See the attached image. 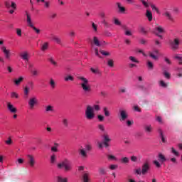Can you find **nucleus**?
<instances>
[{
  "mask_svg": "<svg viewBox=\"0 0 182 182\" xmlns=\"http://www.w3.org/2000/svg\"><path fill=\"white\" fill-rule=\"evenodd\" d=\"M154 164H155L156 167H157L158 168H160L161 167V165L160 164L159 161H154Z\"/></svg>",
  "mask_w": 182,
  "mask_h": 182,
  "instance_id": "obj_59",
  "label": "nucleus"
},
{
  "mask_svg": "<svg viewBox=\"0 0 182 182\" xmlns=\"http://www.w3.org/2000/svg\"><path fill=\"white\" fill-rule=\"evenodd\" d=\"M57 168L58 170H63L65 173H69V171H72L73 167L72 166L70 161L65 159L57 164Z\"/></svg>",
  "mask_w": 182,
  "mask_h": 182,
  "instance_id": "obj_3",
  "label": "nucleus"
},
{
  "mask_svg": "<svg viewBox=\"0 0 182 182\" xmlns=\"http://www.w3.org/2000/svg\"><path fill=\"white\" fill-rule=\"evenodd\" d=\"M26 15L27 16V25L29 28H32L33 31L36 32L37 35H39L41 33V30L36 28L35 26H33V23L32 22V18H31V16L28 13V11H26Z\"/></svg>",
  "mask_w": 182,
  "mask_h": 182,
  "instance_id": "obj_5",
  "label": "nucleus"
},
{
  "mask_svg": "<svg viewBox=\"0 0 182 182\" xmlns=\"http://www.w3.org/2000/svg\"><path fill=\"white\" fill-rule=\"evenodd\" d=\"M171 153H172V154H173L174 156H176V157H178V156H180V153H178V151H177L174 147H172L171 149Z\"/></svg>",
  "mask_w": 182,
  "mask_h": 182,
  "instance_id": "obj_32",
  "label": "nucleus"
},
{
  "mask_svg": "<svg viewBox=\"0 0 182 182\" xmlns=\"http://www.w3.org/2000/svg\"><path fill=\"white\" fill-rule=\"evenodd\" d=\"M28 164H29L30 167H33L36 164V161L35 160V157L33 155L28 154Z\"/></svg>",
  "mask_w": 182,
  "mask_h": 182,
  "instance_id": "obj_9",
  "label": "nucleus"
},
{
  "mask_svg": "<svg viewBox=\"0 0 182 182\" xmlns=\"http://www.w3.org/2000/svg\"><path fill=\"white\" fill-rule=\"evenodd\" d=\"M28 86H26V87L24 88V95L26 96H28V95H29V89H31V90H33V88L35 87L33 81H29L28 82Z\"/></svg>",
  "mask_w": 182,
  "mask_h": 182,
  "instance_id": "obj_8",
  "label": "nucleus"
},
{
  "mask_svg": "<svg viewBox=\"0 0 182 182\" xmlns=\"http://www.w3.org/2000/svg\"><path fill=\"white\" fill-rule=\"evenodd\" d=\"M146 66L149 70H153V69H154V64L150 60L146 61Z\"/></svg>",
  "mask_w": 182,
  "mask_h": 182,
  "instance_id": "obj_20",
  "label": "nucleus"
},
{
  "mask_svg": "<svg viewBox=\"0 0 182 182\" xmlns=\"http://www.w3.org/2000/svg\"><path fill=\"white\" fill-rule=\"evenodd\" d=\"M159 85L161 87H167V84L164 82L163 80L159 82Z\"/></svg>",
  "mask_w": 182,
  "mask_h": 182,
  "instance_id": "obj_52",
  "label": "nucleus"
},
{
  "mask_svg": "<svg viewBox=\"0 0 182 182\" xmlns=\"http://www.w3.org/2000/svg\"><path fill=\"white\" fill-rule=\"evenodd\" d=\"M77 79L81 80L80 86L84 94L89 96L92 93V85L89 84V80L83 76H77Z\"/></svg>",
  "mask_w": 182,
  "mask_h": 182,
  "instance_id": "obj_1",
  "label": "nucleus"
},
{
  "mask_svg": "<svg viewBox=\"0 0 182 182\" xmlns=\"http://www.w3.org/2000/svg\"><path fill=\"white\" fill-rule=\"evenodd\" d=\"M146 18H148V21H149V22H151V21H153V14L151 13V11L146 10Z\"/></svg>",
  "mask_w": 182,
  "mask_h": 182,
  "instance_id": "obj_21",
  "label": "nucleus"
},
{
  "mask_svg": "<svg viewBox=\"0 0 182 182\" xmlns=\"http://www.w3.org/2000/svg\"><path fill=\"white\" fill-rule=\"evenodd\" d=\"M144 129L146 133H151V131L153 130V127H151V125L150 124L145 125Z\"/></svg>",
  "mask_w": 182,
  "mask_h": 182,
  "instance_id": "obj_26",
  "label": "nucleus"
},
{
  "mask_svg": "<svg viewBox=\"0 0 182 182\" xmlns=\"http://www.w3.org/2000/svg\"><path fill=\"white\" fill-rule=\"evenodd\" d=\"M7 107L11 113H16V108H15V107H14V105L10 102H8Z\"/></svg>",
  "mask_w": 182,
  "mask_h": 182,
  "instance_id": "obj_15",
  "label": "nucleus"
},
{
  "mask_svg": "<svg viewBox=\"0 0 182 182\" xmlns=\"http://www.w3.org/2000/svg\"><path fill=\"white\" fill-rule=\"evenodd\" d=\"M151 8H152L153 11H156V12H157V14H159V9L157 7H156V6L154 4H150Z\"/></svg>",
  "mask_w": 182,
  "mask_h": 182,
  "instance_id": "obj_51",
  "label": "nucleus"
},
{
  "mask_svg": "<svg viewBox=\"0 0 182 182\" xmlns=\"http://www.w3.org/2000/svg\"><path fill=\"white\" fill-rule=\"evenodd\" d=\"M182 43V39L181 38H176L173 41H170V45L173 50H178L180 49V45Z\"/></svg>",
  "mask_w": 182,
  "mask_h": 182,
  "instance_id": "obj_4",
  "label": "nucleus"
},
{
  "mask_svg": "<svg viewBox=\"0 0 182 182\" xmlns=\"http://www.w3.org/2000/svg\"><path fill=\"white\" fill-rule=\"evenodd\" d=\"M140 2H141L145 8H149L151 5L150 3H149V0H140Z\"/></svg>",
  "mask_w": 182,
  "mask_h": 182,
  "instance_id": "obj_28",
  "label": "nucleus"
},
{
  "mask_svg": "<svg viewBox=\"0 0 182 182\" xmlns=\"http://www.w3.org/2000/svg\"><path fill=\"white\" fill-rule=\"evenodd\" d=\"M20 56L21 57V59H23V60H26V62H29V56L28 55V53L24 52L22 53Z\"/></svg>",
  "mask_w": 182,
  "mask_h": 182,
  "instance_id": "obj_18",
  "label": "nucleus"
},
{
  "mask_svg": "<svg viewBox=\"0 0 182 182\" xmlns=\"http://www.w3.org/2000/svg\"><path fill=\"white\" fill-rule=\"evenodd\" d=\"M63 124L64 127H69V120L66 118L63 119Z\"/></svg>",
  "mask_w": 182,
  "mask_h": 182,
  "instance_id": "obj_35",
  "label": "nucleus"
},
{
  "mask_svg": "<svg viewBox=\"0 0 182 182\" xmlns=\"http://www.w3.org/2000/svg\"><path fill=\"white\" fill-rule=\"evenodd\" d=\"M16 31L18 36H22V30L21 28H16Z\"/></svg>",
  "mask_w": 182,
  "mask_h": 182,
  "instance_id": "obj_56",
  "label": "nucleus"
},
{
  "mask_svg": "<svg viewBox=\"0 0 182 182\" xmlns=\"http://www.w3.org/2000/svg\"><path fill=\"white\" fill-rule=\"evenodd\" d=\"M160 161H161L162 163H164V161H166V156H164V155H163V154H159L158 156Z\"/></svg>",
  "mask_w": 182,
  "mask_h": 182,
  "instance_id": "obj_34",
  "label": "nucleus"
},
{
  "mask_svg": "<svg viewBox=\"0 0 182 182\" xmlns=\"http://www.w3.org/2000/svg\"><path fill=\"white\" fill-rule=\"evenodd\" d=\"M82 181L89 182V173L84 172L82 173Z\"/></svg>",
  "mask_w": 182,
  "mask_h": 182,
  "instance_id": "obj_24",
  "label": "nucleus"
},
{
  "mask_svg": "<svg viewBox=\"0 0 182 182\" xmlns=\"http://www.w3.org/2000/svg\"><path fill=\"white\" fill-rule=\"evenodd\" d=\"M54 109H53V106L52 105H48L46 107V113H49V112H50L51 113H53V112H54Z\"/></svg>",
  "mask_w": 182,
  "mask_h": 182,
  "instance_id": "obj_27",
  "label": "nucleus"
},
{
  "mask_svg": "<svg viewBox=\"0 0 182 182\" xmlns=\"http://www.w3.org/2000/svg\"><path fill=\"white\" fill-rule=\"evenodd\" d=\"M114 23L117 26H120V25H122V22H120V21H119L117 18H114Z\"/></svg>",
  "mask_w": 182,
  "mask_h": 182,
  "instance_id": "obj_45",
  "label": "nucleus"
},
{
  "mask_svg": "<svg viewBox=\"0 0 182 182\" xmlns=\"http://www.w3.org/2000/svg\"><path fill=\"white\" fill-rule=\"evenodd\" d=\"M22 82H23V77H19L18 79L14 80L16 86H19Z\"/></svg>",
  "mask_w": 182,
  "mask_h": 182,
  "instance_id": "obj_23",
  "label": "nucleus"
},
{
  "mask_svg": "<svg viewBox=\"0 0 182 182\" xmlns=\"http://www.w3.org/2000/svg\"><path fill=\"white\" fill-rule=\"evenodd\" d=\"M99 173L100 174H102V176H105V174H107L106 172V168L101 167L99 168Z\"/></svg>",
  "mask_w": 182,
  "mask_h": 182,
  "instance_id": "obj_37",
  "label": "nucleus"
},
{
  "mask_svg": "<svg viewBox=\"0 0 182 182\" xmlns=\"http://www.w3.org/2000/svg\"><path fill=\"white\" fill-rule=\"evenodd\" d=\"M1 50L4 53L6 59H9V58H11V53L9 52V50H6V47L2 46Z\"/></svg>",
  "mask_w": 182,
  "mask_h": 182,
  "instance_id": "obj_12",
  "label": "nucleus"
},
{
  "mask_svg": "<svg viewBox=\"0 0 182 182\" xmlns=\"http://www.w3.org/2000/svg\"><path fill=\"white\" fill-rule=\"evenodd\" d=\"M116 5L119 9V12H121V14L126 12V8H124V6H122V4H120L119 2H117Z\"/></svg>",
  "mask_w": 182,
  "mask_h": 182,
  "instance_id": "obj_22",
  "label": "nucleus"
},
{
  "mask_svg": "<svg viewBox=\"0 0 182 182\" xmlns=\"http://www.w3.org/2000/svg\"><path fill=\"white\" fill-rule=\"evenodd\" d=\"M11 99H18L19 98V94L15 92H12L11 93Z\"/></svg>",
  "mask_w": 182,
  "mask_h": 182,
  "instance_id": "obj_33",
  "label": "nucleus"
},
{
  "mask_svg": "<svg viewBox=\"0 0 182 182\" xmlns=\"http://www.w3.org/2000/svg\"><path fill=\"white\" fill-rule=\"evenodd\" d=\"M153 33L156 35V33H164V28L161 27V26H156L154 28Z\"/></svg>",
  "mask_w": 182,
  "mask_h": 182,
  "instance_id": "obj_11",
  "label": "nucleus"
},
{
  "mask_svg": "<svg viewBox=\"0 0 182 182\" xmlns=\"http://www.w3.org/2000/svg\"><path fill=\"white\" fill-rule=\"evenodd\" d=\"M164 16H166V18H167V19H168V21L171 22H174V17L171 16V14H170L169 11H165L164 13Z\"/></svg>",
  "mask_w": 182,
  "mask_h": 182,
  "instance_id": "obj_14",
  "label": "nucleus"
},
{
  "mask_svg": "<svg viewBox=\"0 0 182 182\" xmlns=\"http://www.w3.org/2000/svg\"><path fill=\"white\" fill-rule=\"evenodd\" d=\"M135 173L136 174H137L138 176H141V174H143V172L141 171V168H138L135 170Z\"/></svg>",
  "mask_w": 182,
  "mask_h": 182,
  "instance_id": "obj_46",
  "label": "nucleus"
},
{
  "mask_svg": "<svg viewBox=\"0 0 182 182\" xmlns=\"http://www.w3.org/2000/svg\"><path fill=\"white\" fill-rule=\"evenodd\" d=\"M149 56L151 58V59H154V60H157L159 59V57H157V55H154V53L151 52L149 53Z\"/></svg>",
  "mask_w": 182,
  "mask_h": 182,
  "instance_id": "obj_41",
  "label": "nucleus"
},
{
  "mask_svg": "<svg viewBox=\"0 0 182 182\" xmlns=\"http://www.w3.org/2000/svg\"><path fill=\"white\" fill-rule=\"evenodd\" d=\"M100 53L101 55H103V56H110V53L105 51L103 50H100Z\"/></svg>",
  "mask_w": 182,
  "mask_h": 182,
  "instance_id": "obj_44",
  "label": "nucleus"
},
{
  "mask_svg": "<svg viewBox=\"0 0 182 182\" xmlns=\"http://www.w3.org/2000/svg\"><path fill=\"white\" fill-rule=\"evenodd\" d=\"M49 48V43H44L41 47V50L43 52H45V50H48V48Z\"/></svg>",
  "mask_w": 182,
  "mask_h": 182,
  "instance_id": "obj_30",
  "label": "nucleus"
},
{
  "mask_svg": "<svg viewBox=\"0 0 182 182\" xmlns=\"http://www.w3.org/2000/svg\"><path fill=\"white\" fill-rule=\"evenodd\" d=\"M129 118V114L126 109H119V122H126Z\"/></svg>",
  "mask_w": 182,
  "mask_h": 182,
  "instance_id": "obj_6",
  "label": "nucleus"
},
{
  "mask_svg": "<svg viewBox=\"0 0 182 182\" xmlns=\"http://www.w3.org/2000/svg\"><path fill=\"white\" fill-rule=\"evenodd\" d=\"M50 85L53 88H54L55 86H56V84H55V80H53V79L52 78L50 80Z\"/></svg>",
  "mask_w": 182,
  "mask_h": 182,
  "instance_id": "obj_57",
  "label": "nucleus"
},
{
  "mask_svg": "<svg viewBox=\"0 0 182 182\" xmlns=\"http://www.w3.org/2000/svg\"><path fill=\"white\" fill-rule=\"evenodd\" d=\"M107 65L109 66V68H113V66H114V62L113 61V60H108Z\"/></svg>",
  "mask_w": 182,
  "mask_h": 182,
  "instance_id": "obj_43",
  "label": "nucleus"
},
{
  "mask_svg": "<svg viewBox=\"0 0 182 182\" xmlns=\"http://www.w3.org/2000/svg\"><path fill=\"white\" fill-rule=\"evenodd\" d=\"M38 103V99H36V97H33L30 98L28 100V106L30 109H33L35 107V105H37Z\"/></svg>",
  "mask_w": 182,
  "mask_h": 182,
  "instance_id": "obj_10",
  "label": "nucleus"
},
{
  "mask_svg": "<svg viewBox=\"0 0 182 182\" xmlns=\"http://www.w3.org/2000/svg\"><path fill=\"white\" fill-rule=\"evenodd\" d=\"M140 32H141V33H143L144 35H146V33H147V31H146V28H144V27L143 26L140 27Z\"/></svg>",
  "mask_w": 182,
  "mask_h": 182,
  "instance_id": "obj_60",
  "label": "nucleus"
},
{
  "mask_svg": "<svg viewBox=\"0 0 182 182\" xmlns=\"http://www.w3.org/2000/svg\"><path fill=\"white\" fill-rule=\"evenodd\" d=\"M158 132L160 134V137L161 139L162 143H166V138H164V134H163V131L161 130V129H159Z\"/></svg>",
  "mask_w": 182,
  "mask_h": 182,
  "instance_id": "obj_29",
  "label": "nucleus"
},
{
  "mask_svg": "<svg viewBox=\"0 0 182 182\" xmlns=\"http://www.w3.org/2000/svg\"><path fill=\"white\" fill-rule=\"evenodd\" d=\"M102 112H103L104 116H105V117H110V109H109V108H107V107H104L102 108Z\"/></svg>",
  "mask_w": 182,
  "mask_h": 182,
  "instance_id": "obj_16",
  "label": "nucleus"
},
{
  "mask_svg": "<svg viewBox=\"0 0 182 182\" xmlns=\"http://www.w3.org/2000/svg\"><path fill=\"white\" fill-rule=\"evenodd\" d=\"M129 59L132 60V62H133L134 63H139V60H137L136 59V58L133 57V56H130Z\"/></svg>",
  "mask_w": 182,
  "mask_h": 182,
  "instance_id": "obj_54",
  "label": "nucleus"
},
{
  "mask_svg": "<svg viewBox=\"0 0 182 182\" xmlns=\"http://www.w3.org/2000/svg\"><path fill=\"white\" fill-rule=\"evenodd\" d=\"M48 60L49 62H50V63H51L52 65H53V66H57V65H58V63H56V61H55V59H53V57L48 58Z\"/></svg>",
  "mask_w": 182,
  "mask_h": 182,
  "instance_id": "obj_36",
  "label": "nucleus"
},
{
  "mask_svg": "<svg viewBox=\"0 0 182 182\" xmlns=\"http://www.w3.org/2000/svg\"><path fill=\"white\" fill-rule=\"evenodd\" d=\"M98 129L101 130V132H105V126L103 124H99Z\"/></svg>",
  "mask_w": 182,
  "mask_h": 182,
  "instance_id": "obj_63",
  "label": "nucleus"
},
{
  "mask_svg": "<svg viewBox=\"0 0 182 182\" xmlns=\"http://www.w3.org/2000/svg\"><path fill=\"white\" fill-rule=\"evenodd\" d=\"M134 110H135V112H139V113L141 112V109L137 105L134 106Z\"/></svg>",
  "mask_w": 182,
  "mask_h": 182,
  "instance_id": "obj_58",
  "label": "nucleus"
},
{
  "mask_svg": "<svg viewBox=\"0 0 182 182\" xmlns=\"http://www.w3.org/2000/svg\"><path fill=\"white\" fill-rule=\"evenodd\" d=\"M53 40L54 41V42H55V43H58V45H62V40L60 39V38L54 36H53Z\"/></svg>",
  "mask_w": 182,
  "mask_h": 182,
  "instance_id": "obj_25",
  "label": "nucleus"
},
{
  "mask_svg": "<svg viewBox=\"0 0 182 182\" xmlns=\"http://www.w3.org/2000/svg\"><path fill=\"white\" fill-rule=\"evenodd\" d=\"M97 119H98L99 122H104L105 116H103L102 114H99V115H97Z\"/></svg>",
  "mask_w": 182,
  "mask_h": 182,
  "instance_id": "obj_49",
  "label": "nucleus"
},
{
  "mask_svg": "<svg viewBox=\"0 0 182 182\" xmlns=\"http://www.w3.org/2000/svg\"><path fill=\"white\" fill-rule=\"evenodd\" d=\"M163 75L166 79H170V77H171V75L166 70L164 71Z\"/></svg>",
  "mask_w": 182,
  "mask_h": 182,
  "instance_id": "obj_42",
  "label": "nucleus"
},
{
  "mask_svg": "<svg viewBox=\"0 0 182 182\" xmlns=\"http://www.w3.org/2000/svg\"><path fill=\"white\" fill-rule=\"evenodd\" d=\"M69 80H70L71 82H73V80H75V78L72 75H68L67 77H65V81L69 82Z\"/></svg>",
  "mask_w": 182,
  "mask_h": 182,
  "instance_id": "obj_39",
  "label": "nucleus"
},
{
  "mask_svg": "<svg viewBox=\"0 0 182 182\" xmlns=\"http://www.w3.org/2000/svg\"><path fill=\"white\" fill-rule=\"evenodd\" d=\"M130 161V159L127 157H124L121 159V163L124 164H127Z\"/></svg>",
  "mask_w": 182,
  "mask_h": 182,
  "instance_id": "obj_38",
  "label": "nucleus"
},
{
  "mask_svg": "<svg viewBox=\"0 0 182 182\" xmlns=\"http://www.w3.org/2000/svg\"><path fill=\"white\" fill-rule=\"evenodd\" d=\"M58 147L59 144L55 142L54 146L51 147V151H53V153H58V151H59V150L58 149Z\"/></svg>",
  "mask_w": 182,
  "mask_h": 182,
  "instance_id": "obj_19",
  "label": "nucleus"
},
{
  "mask_svg": "<svg viewBox=\"0 0 182 182\" xmlns=\"http://www.w3.org/2000/svg\"><path fill=\"white\" fill-rule=\"evenodd\" d=\"M104 141H106V142L110 141V138H109V135L104 134Z\"/></svg>",
  "mask_w": 182,
  "mask_h": 182,
  "instance_id": "obj_53",
  "label": "nucleus"
},
{
  "mask_svg": "<svg viewBox=\"0 0 182 182\" xmlns=\"http://www.w3.org/2000/svg\"><path fill=\"white\" fill-rule=\"evenodd\" d=\"M78 153L82 159H87V152L84 149H80Z\"/></svg>",
  "mask_w": 182,
  "mask_h": 182,
  "instance_id": "obj_13",
  "label": "nucleus"
},
{
  "mask_svg": "<svg viewBox=\"0 0 182 182\" xmlns=\"http://www.w3.org/2000/svg\"><path fill=\"white\" fill-rule=\"evenodd\" d=\"M91 72H92V73H95V75H99V73H100V71H99V69H95L93 68H90Z\"/></svg>",
  "mask_w": 182,
  "mask_h": 182,
  "instance_id": "obj_47",
  "label": "nucleus"
},
{
  "mask_svg": "<svg viewBox=\"0 0 182 182\" xmlns=\"http://www.w3.org/2000/svg\"><path fill=\"white\" fill-rule=\"evenodd\" d=\"M57 182H68V179L66 177H63L62 175L57 176Z\"/></svg>",
  "mask_w": 182,
  "mask_h": 182,
  "instance_id": "obj_17",
  "label": "nucleus"
},
{
  "mask_svg": "<svg viewBox=\"0 0 182 182\" xmlns=\"http://www.w3.org/2000/svg\"><path fill=\"white\" fill-rule=\"evenodd\" d=\"M93 43L95 46H100V41H99V39L96 36L93 38Z\"/></svg>",
  "mask_w": 182,
  "mask_h": 182,
  "instance_id": "obj_31",
  "label": "nucleus"
},
{
  "mask_svg": "<svg viewBox=\"0 0 182 182\" xmlns=\"http://www.w3.org/2000/svg\"><path fill=\"white\" fill-rule=\"evenodd\" d=\"M6 144H7L8 146H11V144H12V139L11 137L8 138V140L5 141Z\"/></svg>",
  "mask_w": 182,
  "mask_h": 182,
  "instance_id": "obj_48",
  "label": "nucleus"
},
{
  "mask_svg": "<svg viewBox=\"0 0 182 182\" xmlns=\"http://www.w3.org/2000/svg\"><path fill=\"white\" fill-rule=\"evenodd\" d=\"M119 167L117 165L112 164L109 166V170H116Z\"/></svg>",
  "mask_w": 182,
  "mask_h": 182,
  "instance_id": "obj_61",
  "label": "nucleus"
},
{
  "mask_svg": "<svg viewBox=\"0 0 182 182\" xmlns=\"http://www.w3.org/2000/svg\"><path fill=\"white\" fill-rule=\"evenodd\" d=\"M95 110L99 112L100 110V106L99 105H95L93 107L87 105L85 109V117L87 120H93L95 119Z\"/></svg>",
  "mask_w": 182,
  "mask_h": 182,
  "instance_id": "obj_2",
  "label": "nucleus"
},
{
  "mask_svg": "<svg viewBox=\"0 0 182 182\" xmlns=\"http://www.w3.org/2000/svg\"><path fill=\"white\" fill-rule=\"evenodd\" d=\"M131 161H132L134 163H136V161H137V156H131Z\"/></svg>",
  "mask_w": 182,
  "mask_h": 182,
  "instance_id": "obj_64",
  "label": "nucleus"
},
{
  "mask_svg": "<svg viewBox=\"0 0 182 182\" xmlns=\"http://www.w3.org/2000/svg\"><path fill=\"white\" fill-rule=\"evenodd\" d=\"M85 149L87 151H90L92 150V145L90 144H86L85 145Z\"/></svg>",
  "mask_w": 182,
  "mask_h": 182,
  "instance_id": "obj_62",
  "label": "nucleus"
},
{
  "mask_svg": "<svg viewBox=\"0 0 182 182\" xmlns=\"http://www.w3.org/2000/svg\"><path fill=\"white\" fill-rule=\"evenodd\" d=\"M50 161H51L52 164H53V163H55V161H56V155L53 154L50 156Z\"/></svg>",
  "mask_w": 182,
  "mask_h": 182,
  "instance_id": "obj_50",
  "label": "nucleus"
},
{
  "mask_svg": "<svg viewBox=\"0 0 182 182\" xmlns=\"http://www.w3.org/2000/svg\"><path fill=\"white\" fill-rule=\"evenodd\" d=\"M102 23H103L104 26L106 28H109V23L106 21V19L103 18Z\"/></svg>",
  "mask_w": 182,
  "mask_h": 182,
  "instance_id": "obj_55",
  "label": "nucleus"
},
{
  "mask_svg": "<svg viewBox=\"0 0 182 182\" xmlns=\"http://www.w3.org/2000/svg\"><path fill=\"white\" fill-rule=\"evenodd\" d=\"M150 170V162L149 161H145L141 166L142 176H146Z\"/></svg>",
  "mask_w": 182,
  "mask_h": 182,
  "instance_id": "obj_7",
  "label": "nucleus"
},
{
  "mask_svg": "<svg viewBox=\"0 0 182 182\" xmlns=\"http://www.w3.org/2000/svg\"><path fill=\"white\" fill-rule=\"evenodd\" d=\"M108 160H112L114 161H117V158L113 155H107Z\"/></svg>",
  "mask_w": 182,
  "mask_h": 182,
  "instance_id": "obj_40",
  "label": "nucleus"
}]
</instances>
